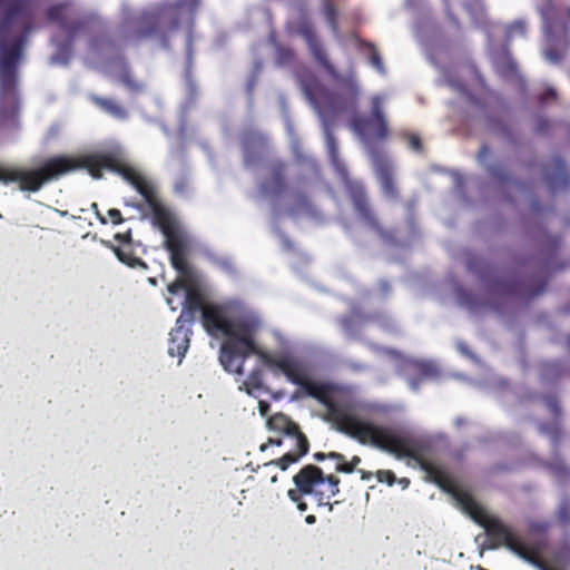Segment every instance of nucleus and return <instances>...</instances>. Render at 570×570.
Segmentation results:
<instances>
[{
    "instance_id": "f257e3e1",
    "label": "nucleus",
    "mask_w": 570,
    "mask_h": 570,
    "mask_svg": "<svg viewBox=\"0 0 570 570\" xmlns=\"http://www.w3.org/2000/svg\"><path fill=\"white\" fill-rule=\"evenodd\" d=\"M202 324L213 337H225L220 345L219 361L224 370L242 375L244 364L252 354L257 355L262 363L272 371H281L286 379L301 386L304 392L324 405V420L348 436L363 423L352 413V406L343 400L344 389L332 382L314 381L308 377L305 366L289 355H275L262 351L256 345V334L261 328V320L253 313H242L229 317L226 307L209 304L204 308Z\"/></svg>"
},
{
    "instance_id": "f03ea898",
    "label": "nucleus",
    "mask_w": 570,
    "mask_h": 570,
    "mask_svg": "<svg viewBox=\"0 0 570 570\" xmlns=\"http://www.w3.org/2000/svg\"><path fill=\"white\" fill-rule=\"evenodd\" d=\"M79 169H86L96 179L102 177V170L120 175L145 199L153 214V223L165 237V247L169 252L170 264L179 277L168 285L170 294L180 289L187 292L190 267L187 261V244L171 213L160 200L155 184L136 168L128 165L116 153H96L80 157L59 155L45 160L33 169L22 167H2V184L16 183L22 191L36 193L43 185Z\"/></svg>"
},
{
    "instance_id": "7ed1b4c3",
    "label": "nucleus",
    "mask_w": 570,
    "mask_h": 570,
    "mask_svg": "<svg viewBox=\"0 0 570 570\" xmlns=\"http://www.w3.org/2000/svg\"><path fill=\"white\" fill-rule=\"evenodd\" d=\"M287 29L291 33L298 35L305 40L313 59L337 86V90L331 92L323 85L314 81L305 86V92L324 118L325 141L330 160L337 171L346 175L345 166L340 158L338 142L330 127L326 115L337 116L356 108L358 87L355 78L353 75L342 76L330 61L326 49L307 16L302 14L289 21ZM344 185L360 219L381 238L391 239V233L383 227L370 204L364 185L347 176L344 178Z\"/></svg>"
},
{
    "instance_id": "20e7f679",
    "label": "nucleus",
    "mask_w": 570,
    "mask_h": 570,
    "mask_svg": "<svg viewBox=\"0 0 570 570\" xmlns=\"http://www.w3.org/2000/svg\"><path fill=\"white\" fill-rule=\"evenodd\" d=\"M35 28V0H2V129L18 127V67Z\"/></svg>"
},
{
    "instance_id": "39448f33",
    "label": "nucleus",
    "mask_w": 570,
    "mask_h": 570,
    "mask_svg": "<svg viewBox=\"0 0 570 570\" xmlns=\"http://www.w3.org/2000/svg\"><path fill=\"white\" fill-rule=\"evenodd\" d=\"M185 0L155 4L146 9L138 18V26L134 33L137 40L160 38L167 40L168 33L178 29L181 9Z\"/></svg>"
},
{
    "instance_id": "423d86ee",
    "label": "nucleus",
    "mask_w": 570,
    "mask_h": 570,
    "mask_svg": "<svg viewBox=\"0 0 570 570\" xmlns=\"http://www.w3.org/2000/svg\"><path fill=\"white\" fill-rule=\"evenodd\" d=\"M548 285L546 273L541 275H530L524 278L509 277L507 279H497L491 283V294L503 301L512 298L532 299L544 293Z\"/></svg>"
},
{
    "instance_id": "0eeeda50",
    "label": "nucleus",
    "mask_w": 570,
    "mask_h": 570,
    "mask_svg": "<svg viewBox=\"0 0 570 570\" xmlns=\"http://www.w3.org/2000/svg\"><path fill=\"white\" fill-rule=\"evenodd\" d=\"M271 430L282 432L287 436L295 439V450L285 453L282 458L264 463V468L277 465L285 471L291 464L296 463L302 456L307 454L309 442L306 435L301 431L299 426L283 413H276L268 419L267 422Z\"/></svg>"
},
{
    "instance_id": "6e6552de",
    "label": "nucleus",
    "mask_w": 570,
    "mask_h": 570,
    "mask_svg": "<svg viewBox=\"0 0 570 570\" xmlns=\"http://www.w3.org/2000/svg\"><path fill=\"white\" fill-rule=\"evenodd\" d=\"M350 126L362 139L385 140L390 130L383 112L382 98L380 96L372 98L371 117L354 115L350 120Z\"/></svg>"
},
{
    "instance_id": "1a4fd4ad",
    "label": "nucleus",
    "mask_w": 570,
    "mask_h": 570,
    "mask_svg": "<svg viewBox=\"0 0 570 570\" xmlns=\"http://www.w3.org/2000/svg\"><path fill=\"white\" fill-rule=\"evenodd\" d=\"M324 473L321 468L307 464L303 466L294 476L295 489L287 492L292 501H297L299 497L315 493L317 487H322Z\"/></svg>"
},
{
    "instance_id": "9d476101",
    "label": "nucleus",
    "mask_w": 570,
    "mask_h": 570,
    "mask_svg": "<svg viewBox=\"0 0 570 570\" xmlns=\"http://www.w3.org/2000/svg\"><path fill=\"white\" fill-rule=\"evenodd\" d=\"M287 166L282 160L273 161L268 167V176L261 183L259 189L266 196L278 197L286 191Z\"/></svg>"
},
{
    "instance_id": "9b49d317",
    "label": "nucleus",
    "mask_w": 570,
    "mask_h": 570,
    "mask_svg": "<svg viewBox=\"0 0 570 570\" xmlns=\"http://www.w3.org/2000/svg\"><path fill=\"white\" fill-rule=\"evenodd\" d=\"M207 305L205 296L199 288L194 286L188 287L183 304V311L177 320L191 324L195 322L197 313L200 312L202 316L204 315V308H206Z\"/></svg>"
},
{
    "instance_id": "f8f14e48",
    "label": "nucleus",
    "mask_w": 570,
    "mask_h": 570,
    "mask_svg": "<svg viewBox=\"0 0 570 570\" xmlns=\"http://www.w3.org/2000/svg\"><path fill=\"white\" fill-rule=\"evenodd\" d=\"M546 179L551 191L564 189L570 185V176L564 160L553 157L544 169Z\"/></svg>"
},
{
    "instance_id": "ddd939ff",
    "label": "nucleus",
    "mask_w": 570,
    "mask_h": 570,
    "mask_svg": "<svg viewBox=\"0 0 570 570\" xmlns=\"http://www.w3.org/2000/svg\"><path fill=\"white\" fill-rule=\"evenodd\" d=\"M287 212L292 216L305 215L311 218H321V213L312 202L309 195L298 188L291 193V202Z\"/></svg>"
},
{
    "instance_id": "4468645a",
    "label": "nucleus",
    "mask_w": 570,
    "mask_h": 570,
    "mask_svg": "<svg viewBox=\"0 0 570 570\" xmlns=\"http://www.w3.org/2000/svg\"><path fill=\"white\" fill-rule=\"evenodd\" d=\"M187 323L176 321L175 327L169 333L168 353L170 356L184 357L190 343V328L186 327Z\"/></svg>"
},
{
    "instance_id": "2eb2a0df",
    "label": "nucleus",
    "mask_w": 570,
    "mask_h": 570,
    "mask_svg": "<svg viewBox=\"0 0 570 570\" xmlns=\"http://www.w3.org/2000/svg\"><path fill=\"white\" fill-rule=\"evenodd\" d=\"M340 492V479L336 475L330 474L323 476L322 487H317L314 497L318 505H328V510H333L330 500Z\"/></svg>"
},
{
    "instance_id": "dca6fc26",
    "label": "nucleus",
    "mask_w": 570,
    "mask_h": 570,
    "mask_svg": "<svg viewBox=\"0 0 570 570\" xmlns=\"http://www.w3.org/2000/svg\"><path fill=\"white\" fill-rule=\"evenodd\" d=\"M91 101L98 108H100L101 110H104L105 112H107L116 119L124 120L128 116L126 108L111 98L91 96Z\"/></svg>"
},
{
    "instance_id": "f3484780",
    "label": "nucleus",
    "mask_w": 570,
    "mask_h": 570,
    "mask_svg": "<svg viewBox=\"0 0 570 570\" xmlns=\"http://www.w3.org/2000/svg\"><path fill=\"white\" fill-rule=\"evenodd\" d=\"M264 386V372L262 368H254L248 374L247 379L239 386L240 391H245L248 395H254L258 390Z\"/></svg>"
},
{
    "instance_id": "a211bd4d",
    "label": "nucleus",
    "mask_w": 570,
    "mask_h": 570,
    "mask_svg": "<svg viewBox=\"0 0 570 570\" xmlns=\"http://www.w3.org/2000/svg\"><path fill=\"white\" fill-rule=\"evenodd\" d=\"M110 248L112 249V252L115 253V255L117 256V258L128 265L129 267H132V268H136V267H144L146 268V264L145 262L135 256L132 249L130 247H118V246H115V245H110Z\"/></svg>"
},
{
    "instance_id": "6ab92c4d",
    "label": "nucleus",
    "mask_w": 570,
    "mask_h": 570,
    "mask_svg": "<svg viewBox=\"0 0 570 570\" xmlns=\"http://www.w3.org/2000/svg\"><path fill=\"white\" fill-rule=\"evenodd\" d=\"M367 316L357 309H353L350 315L340 318V324L346 334H355L360 321H365Z\"/></svg>"
},
{
    "instance_id": "aec40b11",
    "label": "nucleus",
    "mask_w": 570,
    "mask_h": 570,
    "mask_svg": "<svg viewBox=\"0 0 570 570\" xmlns=\"http://www.w3.org/2000/svg\"><path fill=\"white\" fill-rule=\"evenodd\" d=\"M381 184H382V189H383V193L385 196H387L390 198L399 197V191H397L396 185L394 183L393 176L390 173V170L382 168Z\"/></svg>"
},
{
    "instance_id": "412c9836",
    "label": "nucleus",
    "mask_w": 570,
    "mask_h": 570,
    "mask_svg": "<svg viewBox=\"0 0 570 570\" xmlns=\"http://www.w3.org/2000/svg\"><path fill=\"white\" fill-rule=\"evenodd\" d=\"M255 144L264 146L266 144V137L256 131H248L243 135V145L246 150L245 161L247 164L249 163V148Z\"/></svg>"
},
{
    "instance_id": "4be33fe9",
    "label": "nucleus",
    "mask_w": 570,
    "mask_h": 570,
    "mask_svg": "<svg viewBox=\"0 0 570 570\" xmlns=\"http://www.w3.org/2000/svg\"><path fill=\"white\" fill-rule=\"evenodd\" d=\"M67 9V3H57L53 6H50L47 11L46 16L47 19L51 22H57L60 27L62 23H65V12Z\"/></svg>"
},
{
    "instance_id": "5701e85b",
    "label": "nucleus",
    "mask_w": 570,
    "mask_h": 570,
    "mask_svg": "<svg viewBox=\"0 0 570 570\" xmlns=\"http://www.w3.org/2000/svg\"><path fill=\"white\" fill-rule=\"evenodd\" d=\"M327 455H328V459H332L336 462V466H335L336 472L350 474L355 471L354 468L352 466L351 462L346 461V458L344 454L338 453V452H328Z\"/></svg>"
},
{
    "instance_id": "b1692460",
    "label": "nucleus",
    "mask_w": 570,
    "mask_h": 570,
    "mask_svg": "<svg viewBox=\"0 0 570 570\" xmlns=\"http://www.w3.org/2000/svg\"><path fill=\"white\" fill-rule=\"evenodd\" d=\"M547 468L560 481H566L570 478V470L562 462L548 463Z\"/></svg>"
},
{
    "instance_id": "393cba45",
    "label": "nucleus",
    "mask_w": 570,
    "mask_h": 570,
    "mask_svg": "<svg viewBox=\"0 0 570 570\" xmlns=\"http://www.w3.org/2000/svg\"><path fill=\"white\" fill-rule=\"evenodd\" d=\"M370 50H371V56H370V61L372 63V66L381 73H384V63L382 61V58L379 53V51L376 50L375 46L371 42H367L365 45Z\"/></svg>"
},
{
    "instance_id": "a878e982",
    "label": "nucleus",
    "mask_w": 570,
    "mask_h": 570,
    "mask_svg": "<svg viewBox=\"0 0 570 570\" xmlns=\"http://www.w3.org/2000/svg\"><path fill=\"white\" fill-rule=\"evenodd\" d=\"M375 476L380 483L393 485L395 483V474L391 470H379Z\"/></svg>"
},
{
    "instance_id": "bb28decb",
    "label": "nucleus",
    "mask_w": 570,
    "mask_h": 570,
    "mask_svg": "<svg viewBox=\"0 0 570 570\" xmlns=\"http://www.w3.org/2000/svg\"><path fill=\"white\" fill-rule=\"evenodd\" d=\"M489 173L492 177L500 181H508L510 179L505 169L500 165H493L489 167Z\"/></svg>"
},
{
    "instance_id": "cd10ccee",
    "label": "nucleus",
    "mask_w": 570,
    "mask_h": 570,
    "mask_svg": "<svg viewBox=\"0 0 570 570\" xmlns=\"http://www.w3.org/2000/svg\"><path fill=\"white\" fill-rule=\"evenodd\" d=\"M60 28L65 30L70 38H73L76 33L82 28V22L66 20Z\"/></svg>"
},
{
    "instance_id": "c85d7f7f",
    "label": "nucleus",
    "mask_w": 570,
    "mask_h": 570,
    "mask_svg": "<svg viewBox=\"0 0 570 570\" xmlns=\"http://www.w3.org/2000/svg\"><path fill=\"white\" fill-rule=\"evenodd\" d=\"M558 520L563 523H570V504L568 502H562L558 508Z\"/></svg>"
},
{
    "instance_id": "c756f323",
    "label": "nucleus",
    "mask_w": 570,
    "mask_h": 570,
    "mask_svg": "<svg viewBox=\"0 0 570 570\" xmlns=\"http://www.w3.org/2000/svg\"><path fill=\"white\" fill-rule=\"evenodd\" d=\"M120 81L130 90L138 91L141 89V85L138 83L128 71L120 75Z\"/></svg>"
},
{
    "instance_id": "7c9ffc66",
    "label": "nucleus",
    "mask_w": 570,
    "mask_h": 570,
    "mask_svg": "<svg viewBox=\"0 0 570 570\" xmlns=\"http://www.w3.org/2000/svg\"><path fill=\"white\" fill-rule=\"evenodd\" d=\"M324 11H325V16H326L328 23L335 28L336 27V9H335L334 4H332L331 2H326Z\"/></svg>"
},
{
    "instance_id": "2f4dec72",
    "label": "nucleus",
    "mask_w": 570,
    "mask_h": 570,
    "mask_svg": "<svg viewBox=\"0 0 570 570\" xmlns=\"http://www.w3.org/2000/svg\"><path fill=\"white\" fill-rule=\"evenodd\" d=\"M468 269L474 273L480 274L482 277L484 276L483 269L481 267V262L476 257H471L466 262Z\"/></svg>"
},
{
    "instance_id": "473e14b6",
    "label": "nucleus",
    "mask_w": 570,
    "mask_h": 570,
    "mask_svg": "<svg viewBox=\"0 0 570 570\" xmlns=\"http://www.w3.org/2000/svg\"><path fill=\"white\" fill-rule=\"evenodd\" d=\"M557 99V91L556 89L549 87L547 88L540 96H539V100L541 104H546V102H549L551 100H556Z\"/></svg>"
},
{
    "instance_id": "72a5a7b5",
    "label": "nucleus",
    "mask_w": 570,
    "mask_h": 570,
    "mask_svg": "<svg viewBox=\"0 0 570 570\" xmlns=\"http://www.w3.org/2000/svg\"><path fill=\"white\" fill-rule=\"evenodd\" d=\"M107 215L114 225H119V224L124 223V220H125L121 212L117 208L109 209L107 212Z\"/></svg>"
},
{
    "instance_id": "f704fd0d",
    "label": "nucleus",
    "mask_w": 570,
    "mask_h": 570,
    "mask_svg": "<svg viewBox=\"0 0 570 570\" xmlns=\"http://www.w3.org/2000/svg\"><path fill=\"white\" fill-rule=\"evenodd\" d=\"M546 403L549 407V410L551 411L552 414L554 415H559L560 414V406H559V402H558V399L556 396H548L546 397Z\"/></svg>"
},
{
    "instance_id": "c9c22d12",
    "label": "nucleus",
    "mask_w": 570,
    "mask_h": 570,
    "mask_svg": "<svg viewBox=\"0 0 570 570\" xmlns=\"http://www.w3.org/2000/svg\"><path fill=\"white\" fill-rule=\"evenodd\" d=\"M409 145L413 150L417 153H421L423 150L422 141L417 135H411L409 137Z\"/></svg>"
},
{
    "instance_id": "e433bc0d",
    "label": "nucleus",
    "mask_w": 570,
    "mask_h": 570,
    "mask_svg": "<svg viewBox=\"0 0 570 570\" xmlns=\"http://www.w3.org/2000/svg\"><path fill=\"white\" fill-rule=\"evenodd\" d=\"M115 239L118 240L119 243H124V244L130 245V243L132 240L131 229H128L125 233H117V234H115Z\"/></svg>"
},
{
    "instance_id": "4c0bfd02",
    "label": "nucleus",
    "mask_w": 570,
    "mask_h": 570,
    "mask_svg": "<svg viewBox=\"0 0 570 570\" xmlns=\"http://www.w3.org/2000/svg\"><path fill=\"white\" fill-rule=\"evenodd\" d=\"M189 187V181L186 177L179 178L175 184V189L179 193L187 190Z\"/></svg>"
},
{
    "instance_id": "58836bf2",
    "label": "nucleus",
    "mask_w": 570,
    "mask_h": 570,
    "mask_svg": "<svg viewBox=\"0 0 570 570\" xmlns=\"http://www.w3.org/2000/svg\"><path fill=\"white\" fill-rule=\"evenodd\" d=\"M514 32H520L521 35L525 33V24L521 21H517L510 27V35H513Z\"/></svg>"
},
{
    "instance_id": "ea45409f",
    "label": "nucleus",
    "mask_w": 570,
    "mask_h": 570,
    "mask_svg": "<svg viewBox=\"0 0 570 570\" xmlns=\"http://www.w3.org/2000/svg\"><path fill=\"white\" fill-rule=\"evenodd\" d=\"M560 247V238L559 237H552L548 242V252L550 254H553L558 248Z\"/></svg>"
},
{
    "instance_id": "a19ab883",
    "label": "nucleus",
    "mask_w": 570,
    "mask_h": 570,
    "mask_svg": "<svg viewBox=\"0 0 570 570\" xmlns=\"http://www.w3.org/2000/svg\"><path fill=\"white\" fill-rule=\"evenodd\" d=\"M546 56L552 62H559L561 60V56L558 53L556 49H548L546 51Z\"/></svg>"
},
{
    "instance_id": "79ce46f5",
    "label": "nucleus",
    "mask_w": 570,
    "mask_h": 570,
    "mask_svg": "<svg viewBox=\"0 0 570 570\" xmlns=\"http://www.w3.org/2000/svg\"><path fill=\"white\" fill-rule=\"evenodd\" d=\"M550 127V124L547 119L540 118L537 122V131L540 134H544Z\"/></svg>"
},
{
    "instance_id": "37998d69",
    "label": "nucleus",
    "mask_w": 570,
    "mask_h": 570,
    "mask_svg": "<svg viewBox=\"0 0 570 570\" xmlns=\"http://www.w3.org/2000/svg\"><path fill=\"white\" fill-rule=\"evenodd\" d=\"M489 154H490L489 147L487 145H483L478 153V159L480 161H484L487 159V157L489 156Z\"/></svg>"
},
{
    "instance_id": "c03bdc74",
    "label": "nucleus",
    "mask_w": 570,
    "mask_h": 570,
    "mask_svg": "<svg viewBox=\"0 0 570 570\" xmlns=\"http://www.w3.org/2000/svg\"><path fill=\"white\" fill-rule=\"evenodd\" d=\"M419 370L423 376H430V375H432V372H433L432 367L426 363L420 364Z\"/></svg>"
},
{
    "instance_id": "a18cd8bd",
    "label": "nucleus",
    "mask_w": 570,
    "mask_h": 570,
    "mask_svg": "<svg viewBox=\"0 0 570 570\" xmlns=\"http://www.w3.org/2000/svg\"><path fill=\"white\" fill-rule=\"evenodd\" d=\"M258 407H259V412L263 416H265L268 411H269V404L265 401H259V404H258Z\"/></svg>"
},
{
    "instance_id": "49530a36",
    "label": "nucleus",
    "mask_w": 570,
    "mask_h": 570,
    "mask_svg": "<svg viewBox=\"0 0 570 570\" xmlns=\"http://www.w3.org/2000/svg\"><path fill=\"white\" fill-rule=\"evenodd\" d=\"M272 466H273V465H271L269 468H266V469H265V468H264V464H263L262 466H258V470H259V469H262L264 472H266V473H264V476H269V482H271V483H274V482H276V481H277V475H276V474H272V475H269L268 470H269Z\"/></svg>"
},
{
    "instance_id": "de8ad7c7",
    "label": "nucleus",
    "mask_w": 570,
    "mask_h": 570,
    "mask_svg": "<svg viewBox=\"0 0 570 570\" xmlns=\"http://www.w3.org/2000/svg\"><path fill=\"white\" fill-rule=\"evenodd\" d=\"M297 504V509L301 512H304L307 510V503L303 501V497H299L297 501H294Z\"/></svg>"
},
{
    "instance_id": "09e8293b",
    "label": "nucleus",
    "mask_w": 570,
    "mask_h": 570,
    "mask_svg": "<svg viewBox=\"0 0 570 570\" xmlns=\"http://www.w3.org/2000/svg\"><path fill=\"white\" fill-rule=\"evenodd\" d=\"M358 472L361 473V479L363 481H368L372 479L373 476V473L372 472H368V471H364V470H358Z\"/></svg>"
},
{
    "instance_id": "8fccbe9b",
    "label": "nucleus",
    "mask_w": 570,
    "mask_h": 570,
    "mask_svg": "<svg viewBox=\"0 0 570 570\" xmlns=\"http://www.w3.org/2000/svg\"><path fill=\"white\" fill-rule=\"evenodd\" d=\"M313 456H314V459H315L316 461H323V460H325V459H328L327 453H323V452H316V453H314V455H313Z\"/></svg>"
},
{
    "instance_id": "3c124183",
    "label": "nucleus",
    "mask_w": 570,
    "mask_h": 570,
    "mask_svg": "<svg viewBox=\"0 0 570 570\" xmlns=\"http://www.w3.org/2000/svg\"><path fill=\"white\" fill-rule=\"evenodd\" d=\"M350 462H351L352 466L354 468V470L356 471L357 465L361 463V458L358 455H354V456H352Z\"/></svg>"
},
{
    "instance_id": "603ef678",
    "label": "nucleus",
    "mask_w": 570,
    "mask_h": 570,
    "mask_svg": "<svg viewBox=\"0 0 570 570\" xmlns=\"http://www.w3.org/2000/svg\"><path fill=\"white\" fill-rule=\"evenodd\" d=\"M96 216L98 218V220L102 224V225H106L108 223L107 218L100 214L99 212H96Z\"/></svg>"
},
{
    "instance_id": "864d4df0",
    "label": "nucleus",
    "mask_w": 570,
    "mask_h": 570,
    "mask_svg": "<svg viewBox=\"0 0 570 570\" xmlns=\"http://www.w3.org/2000/svg\"><path fill=\"white\" fill-rule=\"evenodd\" d=\"M305 522L307 524H314L316 522V518L314 514H308L306 518H305Z\"/></svg>"
},
{
    "instance_id": "5fc2aeb1",
    "label": "nucleus",
    "mask_w": 570,
    "mask_h": 570,
    "mask_svg": "<svg viewBox=\"0 0 570 570\" xmlns=\"http://www.w3.org/2000/svg\"><path fill=\"white\" fill-rule=\"evenodd\" d=\"M410 385L413 390H417L419 389V385H420V380L417 379H413L410 381Z\"/></svg>"
},
{
    "instance_id": "6e6d98bb",
    "label": "nucleus",
    "mask_w": 570,
    "mask_h": 570,
    "mask_svg": "<svg viewBox=\"0 0 570 570\" xmlns=\"http://www.w3.org/2000/svg\"><path fill=\"white\" fill-rule=\"evenodd\" d=\"M454 423L456 426H462L463 424H465V420L463 417H456Z\"/></svg>"
},
{
    "instance_id": "4d7b16f0",
    "label": "nucleus",
    "mask_w": 570,
    "mask_h": 570,
    "mask_svg": "<svg viewBox=\"0 0 570 570\" xmlns=\"http://www.w3.org/2000/svg\"><path fill=\"white\" fill-rule=\"evenodd\" d=\"M504 469H505V466H503V465H495V466L491 468V472L492 473H497V472H499L501 470H504Z\"/></svg>"
},
{
    "instance_id": "13d9d810",
    "label": "nucleus",
    "mask_w": 570,
    "mask_h": 570,
    "mask_svg": "<svg viewBox=\"0 0 570 570\" xmlns=\"http://www.w3.org/2000/svg\"><path fill=\"white\" fill-rule=\"evenodd\" d=\"M281 440H273V439H269L268 440V444H273V445H281Z\"/></svg>"
},
{
    "instance_id": "bf43d9fd",
    "label": "nucleus",
    "mask_w": 570,
    "mask_h": 570,
    "mask_svg": "<svg viewBox=\"0 0 570 570\" xmlns=\"http://www.w3.org/2000/svg\"><path fill=\"white\" fill-rule=\"evenodd\" d=\"M128 206H131L134 208H137V209H140L141 208V205L140 204H135V203H126Z\"/></svg>"
},
{
    "instance_id": "052dcab7",
    "label": "nucleus",
    "mask_w": 570,
    "mask_h": 570,
    "mask_svg": "<svg viewBox=\"0 0 570 570\" xmlns=\"http://www.w3.org/2000/svg\"><path fill=\"white\" fill-rule=\"evenodd\" d=\"M552 438H553L554 443H557V442H558V440H559V432H558V431H554V432L552 433Z\"/></svg>"
},
{
    "instance_id": "680f3d73",
    "label": "nucleus",
    "mask_w": 570,
    "mask_h": 570,
    "mask_svg": "<svg viewBox=\"0 0 570 570\" xmlns=\"http://www.w3.org/2000/svg\"><path fill=\"white\" fill-rule=\"evenodd\" d=\"M543 267H544V269H551V268H552V266H551V262H550V261H547V262L544 263V266H543Z\"/></svg>"
},
{
    "instance_id": "e2e57ef3",
    "label": "nucleus",
    "mask_w": 570,
    "mask_h": 570,
    "mask_svg": "<svg viewBox=\"0 0 570 570\" xmlns=\"http://www.w3.org/2000/svg\"><path fill=\"white\" fill-rule=\"evenodd\" d=\"M540 430L542 433H548L547 426L544 424L540 426Z\"/></svg>"
},
{
    "instance_id": "0e129e2a",
    "label": "nucleus",
    "mask_w": 570,
    "mask_h": 570,
    "mask_svg": "<svg viewBox=\"0 0 570 570\" xmlns=\"http://www.w3.org/2000/svg\"><path fill=\"white\" fill-rule=\"evenodd\" d=\"M501 130H502L503 134L508 135V127L507 126H502Z\"/></svg>"
},
{
    "instance_id": "69168bd1",
    "label": "nucleus",
    "mask_w": 570,
    "mask_h": 570,
    "mask_svg": "<svg viewBox=\"0 0 570 570\" xmlns=\"http://www.w3.org/2000/svg\"><path fill=\"white\" fill-rule=\"evenodd\" d=\"M567 345H568V348H569V351H570V335L568 336Z\"/></svg>"
},
{
    "instance_id": "338daca9",
    "label": "nucleus",
    "mask_w": 570,
    "mask_h": 570,
    "mask_svg": "<svg viewBox=\"0 0 570 570\" xmlns=\"http://www.w3.org/2000/svg\"><path fill=\"white\" fill-rule=\"evenodd\" d=\"M266 448H267V444H263V445L261 446V450H262V451H265V450H266Z\"/></svg>"
},
{
    "instance_id": "774afa93",
    "label": "nucleus",
    "mask_w": 570,
    "mask_h": 570,
    "mask_svg": "<svg viewBox=\"0 0 570 570\" xmlns=\"http://www.w3.org/2000/svg\"><path fill=\"white\" fill-rule=\"evenodd\" d=\"M493 307H494V309H497V311H499V309H500V306H499V305H497V304H494V305H493Z\"/></svg>"
}]
</instances>
